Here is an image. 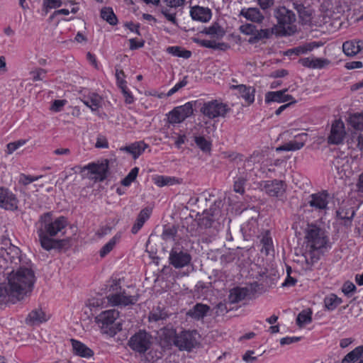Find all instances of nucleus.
Segmentation results:
<instances>
[{"mask_svg":"<svg viewBox=\"0 0 363 363\" xmlns=\"http://www.w3.org/2000/svg\"><path fill=\"white\" fill-rule=\"evenodd\" d=\"M82 101L92 111H97L102 105V98L96 93H89L84 96Z\"/></svg>","mask_w":363,"mask_h":363,"instance_id":"a878e982","label":"nucleus"},{"mask_svg":"<svg viewBox=\"0 0 363 363\" xmlns=\"http://www.w3.org/2000/svg\"><path fill=\"white\" fill-rule=\"evenodd\" d=\"M356 290V286L350 281H345L341 289L342 292L348 298L351 297Z\"/></svg>","mask_w":363,"mask_h":363,"instance_id":"8fccbe9b","label":"nucleus"},{"mask_svg":"<svg viewBox=\"0 0 363 363\" xmlns=\"http://www.w3.org/2000/svg\"><path fill=\"white\" fill-rule=\"evenodd\" d=\"M287 91L288 89L277 91H269L265 94V102L267 104L271 102L284 103L293 101L294 99V97L290 94H286Z\"/></svg>","mask_w":363,"mask_h":363,"instance_id":"412c9836","label":"nucleus"},{"mask_svg":"<svg viewBox=\"0 0 363 363\" xmlns=\"http://www.w3.org/2000/svg\"><path fill=\"white\" fill-rule=\"evenodd\" d=\"M21 250L10 242V240H5L0 244V256L6 262L11 263L19 260Z\"/></svg>","mask_w":363,"mask_h":363,"instance_id":"2eb2a0df","label":"nucleus"},{"mask_svg":"<svg viewBox=\"0 0 363 363\" xmlns=\"http://www.w3.org/2000/svg\"><path fill=\"white\" fill-rule=\"evenodd\" d=\"M245 298H249L248 290L246 287L237 286L230 291L229 299L233 303H239Z\"/></svg>","mask_w":363,"mask_h":363,"instance_id":"7c9ffc66","label":"nucleus"},{"mask_svg":"<svg viewBox=\"0 0 363 363\" xmlns=\"http://www.w3.org/2000/svg\"><path fill=\"white\" fill-rule=\"evenodd\" d=\"M242 33L247 35H255L256 26L251 23H246L240 27Z\"/></svg>","mask_w":363,"mask_h":363,"instance_id":"6e6d98bb","label":"nucleus"},{"mask_svg":"<svg viewBox=\"0 0 363 363\" xmlns=\"http://www.w3.org/2000/svg\"><path fill=\"white\" fill-rule=\"evenodd\" d=\"M18 201L16 196L9 189L0 187V207L9 211L18 208Z\"/></svg>","mask_w":363,"mask_h":363,"instance_id":"dca6fc26","label":"nucleus"},{"mask_svg":"<svg viewBox=\"0 0 363 363\" xmlns=\"http://www.w3.org/2000/svg\"><path fill=\"white\" fill-rule=\"evenodd\" d=\"M240 15L255 23H261L264 19V16L257 8H243L241 9Z\"/></svg>","mask_w":363,"mask_h":363,"instance_id":"c85d7f7f","label":"nucleus"},{"mask_svg":"<svg viewBox=\"0 0 363 363\" xmlns=\"http://www.w3.org/2000/svg\"><path fill=\"white\" fill-rule=\"evenodd\" d=\"M139 172L138 167L133 168L130 172L124 177L121 179V182H134Z\"/></svg>","mask_w":363,"mask_h":363,"instance_id":"680f3d73","label":"nucleus"},{"mask_svg":"<svg viewBox=\"0 0 363 363\" xmlns=\"http://www.w3.org/2000/svg\"><path fill=\"white\" fill-rule=\"evenodd\" d=\"M245 287L248 290L249 298H254L257 294H262L264 292L263 284L257 281H253Z\"/></svg>","mask_w":363,"mask_h":363,"instance_id":"c03bdc74","label":"nucleus"},{"mask_svg":"<svg viewBox=\"0 0 363 363\" xmlns=\"http://www.w3.org/2000/svg\"><path fill=\"white\" fill-rule=\"evenodd\" d=\"M119 317V312L116 309H109L100 313L95 317V323L102 333L111 337L114 336L122 330V324L116 323Z\"/></svg>","mask_w":363,"mask_h":363,"instance_id":"0eeeda50","label":"nucleus"},{"mask_svg":"<svg viewBox=\"0 0 363 363\" xmlns=\"http://www.w3.org/2000/svg\"><path fill=\"white\" fill-rule=\"evenodd\" d=\"M304 145L303 142H298L296 140L289 141L278 147L276 150L279 151H295L301 149Z\"/></svg>","mask_w":363,"mask_h":363,"instance_id":"37998d69","label":"nucleus"},{"mask_svg":"<svg viewBox=\"0 0 363 363\" xmlns=\"http://www.w3.org/2000/svg\"><path fill=\"white\" fill-rule=\"evenodd\" d=\"M71 342L75 354L86 358L94 354L93 351L82 342L74 339H72Z\"/></svg>","mask_w":363,"mask_h":363,"instance_id":"c756f323","label":"nucleus"},{"mask_svg":"<svg viewBox=\"0 0 363 363\" xmlns=\"http://www.w3.org/2000/svg\"><path fill=\"white\" fill-rule=\"evenodd\" d=\"M223 206V202L220 199H216L208 210L206 209V235L208 234V230L215 223L218 224L217 221L221 213V208Z\"/></svg>","mask_w":363,"mask_h":363,"instance_id":"f8f14e48","label":"nucleus"},{"mask_svg":"<svg viewBox=\"0 0 363 363\" xmlns=\"http://www.w3.org/2000/svg\"><path fill=\"white\" fill-rule=\"evenodd\" d=\"M169 263L175 268H182L188 265L191 261L190 255L182 251L172 250L169 254Z\"/></svg>","mask_w":363,"mask_h":363,"instance_id":"f3484780","label":"nucleus"},{"mask_svg":"<svg viewBox=\"0 0 363 363\" xmlns=\"http://www.w3.org/2000/svg\"><path fill=\"white\" fill-rule=\"evenodd\" d=\"M273 35L279 37V33L274 25L271 28L260 29L259 30L256 29V33L254 38L256 40H260L262 39L270 38Z\"/></svg>","mask_w":363,"mask_h":363,"instance_id":"c9c22d12","label":"nucleus"},{"mask_svg":"<svg viewBox=\"0 0 363 363\" xmlns=\"http://www.w3.org/2000/svg\"><path fill=\"white\" fill-rule=\"evenodd\" d=\"M318 45L316 43L313 42L311 43L306 44L304 45L298 46L293 49H290L287 51V55L294 54L295 55H300L306 54L308 52L313 50L315 48H317Z\"/></svg>","mask_w":363,"mask_h":363,"instance_id":"e433bc0d","label":"nucleus"},{"mask_svg":"<svg viewBox=\"0 0 363 363\" xmlns=\"http://www.w3.org/2000/svg\"><path fill=\"white\" fill-rule=\"evenodd\" d=\"M187 84V81L186 78H184L182 81L177 83L172 89L169 90V91L167 94V96H170L175 94L177 91H178L180 89L185 86Z\"/></svg>","mask_w":363,"mask_h":363,"instance_id":"bf43d9fd","label":"nucleus"},{"mask_svg":"<svg viewBox=\"0 0 363 363\" xmlns=\"http://www.w3.org/2000/svg\"><path fill=\"white\" fill-rule=\"evenodd\" d=\"M49 318V315H47L41 308H37L29 313L26 322L28 325H39L46 322Z\"/></svg>","mask_w":363,"mask_h":363,"instance_id":"b1692460","label":"nucleus"},{"mask_svg":"<svg viewBox=\"0 0 363 363\" xmlns=\"http://www.w3.org/2000/svg\"><path fill=\"white\" fill-rule=\"evenodd\" d=\"M355 215V210L353 207L340 206L337 211V217L342 220L345 226H350L352 219Z\"/></svg>","mask_w":363,"mask_h":363,"instance_id":"393cba45","label":"nucleus"},{"mask_svg":"<svg viewBox=\"0 0 363 363\" xmlns=\"http://www.w3.org/2000/svg\"><path fill=\"white\" fill-rule=\"evenodd\" d=\"M106 298L112 306L126 307L137 303L138 294L130 295L125 289H122L120 280L113 279L107 288Z\"/></svg>","mask_w":363,"mask_h":363,"instance_id":"20e7f679","label":"nucleus"},{"mask_svg":"<svg viewBox=\"0 0 363 363\" xmlns=\"http://www.w3.org/2000/svg\"><path fill=\"white\" fill-rule=\"evenodd\" d=\"M225 33L224 29L218 23H214L208 29L206 28V35H209L211 38H216V40H206V48L226 50L229 48L228 44L217 41V40L221 39Z\"/></svg>","mask_w":363,"mask_h":363,"instance_id":"9d476101","label":"nucleus"},{"mask_svg":"<svg viewBox=\"0 0 363 363\" xmlns=\"http://www.w3.org/2000/svg\"><path fill=\"white\" fill-rule=\"evenodd\" d=\"M346 132L344 123L340 120H335L331 125L330 133L328 137V143L331 145L342 143Z\"/></svg>","mask_w":363,"mask_h":363,"instance_id":"ddd939ff","label":"nucleus"},{"mask_svg":"<svg viewBox=\"0 0 363 363\" xmlns=\"http://www.w3.org/2000/svg\"><path fill=\"white\" fill-rule=\"evenodd\" d=\"M293 8L296 10L298 16L303 24L311 23L312 19V11L301 3L298 1L293 2Z\"/></svg>","mask_w":363,"mask_h":363,"instance_id":"cd10ccee","label":"nucleus"},{"mask_svg":"<svg viewBox=\"0 0 363 363\" xmlns=\"http://www.w3.org/2000/svg\"><path fill=\"white\" fill-rule=\"evenodd\" d=\"M362 354L363 345L358 346L345 356L342 363H354L358 361Z\"/></svg>","mask_w":363,"mask_h":363,"instance_id":"f704fd0d","label":"nucleus"},{"mask_svg":"<svg viewBox=\"0 0 363 363\" xmlns=\"http://www.w3.org/2000/svg\"><path fill=\"white\" fill-rule=\"evenodd\" d=\"M328 194L326 191L313 194L310 196L308 203L315 210H325L327 208Z\"/></svg>","mask_w":363,"mask_h":363,"instance_id":"aec40b11","label":"nucleus"},{"mask_svg":"<svg viewBox=\"0 0 363 363\" xmlns=\"http://www.w3.org/2000/svg\"><path fill=\"white\" fill-rule=\"evenodd\" d=\"M240 230L245 240H249L254 237H257L259 233V225L257 219L252 218L248 220L241 225Z\"/></svg>","mask_w":363,"mask_h":363,"instance_id":"a211bd4d","label":"nucleus"},{"mask_svg":"<svg viewBox=\"0 0 363 363\" xmlns=\"http://www.w3.org/2000/svg\"><path fill=\"white\" fill-rule=\"evenodd\" d=\"M190 15L192 19L204 22V8L196 6L191 9Z\"/></svg>","mask_w":363,"mask_h":363,"instance_id":"de8ad7c7","label":"nucleus"},{"mask_svg":"<svg viewBox=\"0 0 363 363\" xmlns=\"http://www.w3.org/2000/svg\"><path fill=\"white\" fill-rule=\"evenodd\" d=\"M260 242L262 245L261 251L262 252H264L266 255H268L270 254L271 252L274 251L273 240L271 237L270 231L269 230H265L262 233Z\"/></svg>","mask_w":363,"mask_h":363,"instance_id":"72a5a7b5","label":"nucleus"},{"mask_svg":"<svg viewBox=\"0 0 363 363\" xmlns=\"http://www.w3.org/2000/svg\"><path fill=\"white\" fill-rule=\"evenodd\" d=\"M350 197L358 205L363 203V183H356L355 187L351 189Z\"/></svg>","mask_w":363,"mask_h":363,"instance_id":"79ce46f5","label":"nucleus"},{"mask_svg":"<svg viewBox=\"0 0 363 363\" xmlns=\"http://www.w3.org/2000/svg\"><path fill=\"white\" fill-rule=\"evenodd\" d=\"M131 183H120V186L114 184L111 186L113 191H116L118 195L123 194Z\"/></svg>","mask_w":363,"mask_h":363,"instance_id":"0e129e2a","label":"nucleus"},{"mask_svg":"<svg viewBox=\"0 0 363 363\" xmlns=\"http://www.w3.org/2000/svg\"><path fill=\"white\" fill-rule=\"evenodd\" d=\"M173 8L161 7V13L164 17L174 25L177 26V21L176 18V13L172 11Z\"/></svg>","mask_w":363,"mask_h":363,"instance_id":"3c124183","label":"nucleus"},{"mask_svg":"<svg viewBox=\"0 0 363 363\" xmlns=\"http://www.w3.org/2000/svg\"><path fill=\"white\" fill-rule=\"evenodd\" d=\"M167 52L174 56L188 59L191 57V52L189 50H182L178 46H172L167 48Z\"/></svg>","mask_w":363,"mask_h":363,"instance_id":"a18cd8bd","label":"nucleus"},{"mask_svg":"<svg viewBox=\"0 0 363 363\" xmlns=\"http://www.w3.org/2000/svg\"><path fill=\"white\" fill-rule=\"evenodd\" d=\"M348 122L356 130L363 131V113H356L351 115Z\"/></svg>","mask_w":363,"mask_h":363,"instance_id":"58836bf2","label":"nucleus"},{"mask_svg":"<svg viewBox=\"0 0 363 363\" xmlns=\"http://www.w3.org/2000/svg\"><path fill=\"white\" fill-rule=\"evenodd\" d=\"M230 111V108L227 104L217 100L206 104V116L210 118L225 117Z\"/></svg>","mask_w":363,"mask_h":363,"instance_id":"4468645a","label":"nucleus"},{"mask_svg":"<svg viewBox=\"0 0 363 363\" xmlns=\"http://www.w3.org/2000/svg\"><path fill=\"white\" fill-rule=\"evenodd\" d=\"M35 281V273L30 267H21L12 271L8 276V286L0 284V304L6 296L22 299L33 290Z\"/></svg>","mask_w":363,"mask_h":363,"instance_id":"f03ea898","label":"nucleus"},{"mask_svg":"<svg viewBox=\"0 0 363 363\" xmlns=\"http://www.w3.org/2000/svg\"><path fill=\"white\" fill-rule=\"evenodd\" d=\"M306 240L307 246L313 250H318L326 248L328 242V238L325 235L323 231L315 225H311L306 232Z\"/></svg>","mask_w":363,"mask_h":363,"instance_id":"6e6552de","label":"nucleus"},{"mask_svg":"<svg viewBox=\"0 0 363 363\" xmlns=\"http://www.w3.org/2000/svg\"><path fill=\"white\" fill-rule=\"evenodd\" d=\"M128 345L135 352L145 354L151 347L152 336L145 330H140L130 337Z\"/></svg>","mask_w":363,"mask_h":363,"instance_id":"1a4fd4ad","label":"nucleus"},{"mask_svg":"<svg viewBox=\"0 0 363 363\" xmlns=\"http://www.w3.org/2000/svg\"><path fill=\"white\" fill-rule=\"evenodd\" d=\"M96 148H108V143L106 138L104 135H99L95 144Z\"/></svg>","mask_w":363,"mask_h":363,"instance_id":"e2e57ef3","label":"nucleus"},{"mask_svg":"<svg viewBox=\"0 0 363 363\" xmlns=\"http://www.w3.org/2000/svg\"><path fill=\"white\" fill-rule=\"evenodd\" d=\"M330 64V60L325 58L313 57L312 69H323Z\"/></svg>","mask_w":363,"mask_h":363,"instance_id":"5fc2aeb1","label":"nucleus"},{"mask_svg":"<svg viewBox=\"0 0 363 363\" xmlns=\"http://www.w3.org/2000/svg\"><path fill=\"white\" fill-rule=\"evenodd\" d=\"M47 71L42 68H38L30 72L33 75V80L34 82L43 80L46 75Z\"/></svg>","mask_w":363,"mask_h":363,"instance_id":"13d9d810","label":"nucleus"},{"mask_svg":"<svg viewBox=\"0 0 363 363\" xmlns=\"http://www.w3.org/2000/svg\"><path fill=\"white\" fill-rule=\"evenodd\" d=\"M160 344L163 347H169L174 345L177 333L172 328H163L158 332Z\"/></svg>","mask_w":363,"mask_h":363,"instance_id":"6ab92c4d","label":"nucleus"},{"mask_svg":"<svg viewBox=\"0 0 363 363\" xmlns=\"http://www.w3.org/2000/svg\"><path fill=\"white\" fill-rule=\"evenodd\" d=\"M342 303V299L333 293L325 296L323 299L324 307L328 311H335Z\"/></svg>","mask_w":363,"mask_h":363,"instance_id":"473e14b6","label":"nucleus"},{"mask_svg":"<svg viewBox=\"0 0 363 363\" xmlns=\"http://www.w3.org/2000/svg\"><path fill=\"white\" fill-rule=\"evenodd\" d=\"M237 258H238V255L236 250H228L225 253L222 252V264H228L234 262Z\"/></svg>","mask_w":363,"mask_h":363,"instance_id":"09e8293b","label":"nucleus"},{"mask_svg":"<svg viewBox=\"0 0 363 363\" xmlns=\"http://www.w3.org/2000/svg\"><path fill=\"white\" fill-rule=\"evenodd\" d=\"M230 89L238 90L239 96L242 98L247 104L250 105L255 101V89L254 87L239 84L232 85Z\"/></svg>","mask_w":363,"mask_h":363,"instance_id":"4be33fe9","label":"nucleus"},{"mask_svg":"<svg viewBox=\"0 0 363 363\" xmlns=\"http://www.w3.org/2000/svg\"><path fill=\"white\" fill-rule=\"evenodd\" d=\"M62 4L61 0H43V10L48 13L49 9L59 8Z\"/></svg>","mask_w":363,"mask_h":363,"instance_id":"864d4df0","label":"nucleus"},{"mask_svg":"<svg viewBox=\"0 0 363 363\" xmlns=\"http://www.w3.org/2000/svg\"><path fill=\"white\" fill-rule=\"evenodd\" d=\"M198 113L204 114V101L203 100L192 101L185 104L177 106L168 114V121L170 123H180L191 115Z\"/></svg>","mask_w":363,"mask_h":363,"instance_id":"423d86ee","label":"nucleus"},{"mask_svg":"<svg viewBox=\"0 0 363 363\" xmlns=\"http://www.w3.org/2000/svg\"><path fill=\"white\" fill-rule=\"evenodd\" d=\"M117 165L115 160L104 159L101 162H91L80 168L82 179H94L95 182H103L111 174L112 169Z\"/></svg>","mask_w":363,"mask_h":363,"instance_id":"7ed1b4c3","label":"nucleus"},{"mask_svg":"<svg viewBox=\"0 0 363 363\" xmlns=\"http://www.w3.org/2000/svg\"><path fill=\"white\" fill-rule=\"evenodd\" d=\"M151 212V209L145 208L140 212L137 219L145 223V222L150 218Z\"/></svg>","mask_w":363,"mask_h":363,"instance_id":"69168bd1","label":"nucleus"},{"mask_svg":"<svg viewBox=\"0 0 363 363\" xmlns=\"http://www.w3.org/2000/svg\"><path fill=\"white\" fill-rule=\"evenodd\" d=\"M207 259H211L213 262L218 261V259L221 261L222 250L220 249H210L207 252Z\"/></svg>","mask_w":363,"mask_h":363,"instance_id":"4d7b16f0","label":"nucleus"},{"mask_svg":"<svg viewBox=\"0 0 363 363\" xmlns=\"http://www.w3.org/2000/svg\"><path fill=\"white\" fill-rule=\"evenodd\" d=\"M301 339V337H284L280 340V345H291L292 343L297 342L300 341Z\"/></svg>","mask_w":363,"mask_h":363,"instance_id":"338daca9","label":"nucleus"},{"mask_svg":"<svg viewBox=\"0 0 363 363\" xmlns=\"http://www.w3.org/2000/svg\"><path fill=\"white\" fill-rule=\"evenodd\" d=\"M121 239V235H115L106 245H104L101 249L99 254L101 257H104L107 255L115 247L116 243L119 242Z\"/></svg>","mask_w":363,"mask_h":363,"instance_id":"a19ab883","label":"nucleus"},{"mask_svg":"<svg viewBox=\"0 0 363 363\" xmlns=\"http://www.w3.org/2000/svg\"><path fill=\"white\" fill-rule=\"evenodd\" d=\"M101 17L110 25L115 26L118 23L117 17L110 7H105L101 9Z\"/></svg>","mask_w":363,"mask_h":363,"instance_id":"ea45409f","label":"nucleus"},{"mask_svg":"<svg viewBox=\"0 0 363 363\" xmlns=\"http://www.w3.org/2000/svg\"><path fill=\"white\" fill-rule=\"evenodd\" d=\"M147 147V145H146L143 141H139L134 143L130 145L121 147V150L131 154L135 159L145 151Z\"/></svg>","mask_w":363,"mask_h":363,"instance_id":"2f4dec72","label":"nucleus"},{"mask_svg":"<svg viewBox=\"0 0 363 363\" xmlns=\"http://www.w3.org/2000/svg\"><path fill=\"white\" fill-rule=\"evenodd\" d=\"M312 322V311L310 308L303 310L301 311L296 318V324L299 327H303L305 325L309 324Z\"/></svg>","mask_w":363,"mask_h":363,"instance_id":"4c0bfd02","label":"nucleus"},{"mask_svg":"<svg viewBox=\"0 0 363 363\" xmlns=\"http://www.w3.org/2000/svg\"><path fill=\"white\" fill-rule=\"evenodd\" d=\"M25 143H26L25 140H19L9 143L7 145L8 152L9 154L12 153L13 152L16 150L18 148H19L20 147L23 145Z\"/></svg>","mask_w":363,"mask_h":363,"instance_id":"052dcab7","label":"nucleus"},{"mask_svg":"<svg viewBox=\"0 0 363 363\" xmlns=\"http://www.w3.org/2000/svg\"><path fill=\"white\" fill-rule=\"evenodd\" d=\"M177 233V229L175 226H169L164 229L162 234V239L164 240H174Z\"/></svg>","mask_w":363,"mask_h":363,"instance_id":"603ef678","label":"nucleus"},{"mask_svg":"<svg viewBox=\"0 0 363 363\" xmlns=\"http://www.w3.org/2000/svg\"><path fill=\"white\" fill-rule=\"evenodd\" d=\"M342 50L347 56H355L363 50V40L355 39L345 41L342 44Z\"/></svg>","mask_w":363,"mask_h":363,"instance_id":"5701e85b","label":"nucleus"},{"mask_svg":"<svg viewBox=\"0 0 363 363\" xmlns=\"http://www.w3.org/2000/svg\"><path fill=\"white\" fill-rule=\"evenodd\" d=\"M187 315L195 319L203 318L204 316V305L202 303H197L187 313Z\"/></svg>","mask_w":363,"mask_h":363,"instance_id":"49530a36","label":"nucleus"},{"mask_svg":"<svg viewBox=\"0 0 363 363\" xmlns=\"http://www.w3.org/2000/svg\"><path fill=\"white\" fill-rule=\"evenodd\" d=\"M277 24L274 25L279 33V37L290 36L297 31L296 14L285 6H279L274 11Z\"/></svg>","mask_w":363,"mask_h":363,"instance_id":"39448f33","label":"nucleus"},{"mask_svg":"<svg viewBox=\"0 0 363 363\" xmlns=\"http://www.w3.org/2000/svg\"><path fill=\"white\" fill-rule=\"evenodd\" d=\"M264 189L270 196L281 197L286 189V183H266Z\"/></svg>","mask_w":363,"mask_h":363,"instance_id":"bb28decb","label":"nucleus"},{"mask_svg":"<svg viewBox=\"0 0 363 363\" xmlns=\"http://www.w3.org/2000/svg\"><path fill=\"white\" fill-rule=\"evenodd\" d=\"M199 334L196 331H182L177 334L174 346L180 350H191L197 344Z\"/></svg>","mask_w":363,"mask_h":363,"instance_id":"9b49d317","label":"nucleus"},{"mask_svg":"<svg viewBox=\"0 0 363 363\" xmlns=\"http://www.w3.org/2000/svg\"><path fill=\"white\" fill-rule=\"evenodd\" d=\"M255 354L254 350H247L246 352L242 355V360L246 363H252L257 359V357L252 356Z\"/></svg>","mask_w":363,"mask_h":363,"instance_id":"774afa93","label":"nucleus"},{"mask_svg":"<svg viewBox=\"0 0 363 363\" xmlns=\"http://www.w3.org/2000/svg\"><path fill=\"white\" fill-rule=\"evenodd\" d=\"M68 225L65 216L53 218L50 213L40 216L37 233L41 247L48 251L52 249H61L67 243L65 239H53L52 237L63 235Z\"/></svg>","mask_w":363,"mask_h":363,"instance_id":"f257e3e1","label":"nucleus"}]
</instances>
